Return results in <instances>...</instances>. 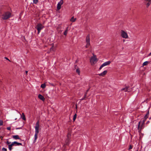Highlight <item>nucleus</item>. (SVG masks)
<instances>
[{
	"instance_id": "obj_12",
	"label": "nucleus",
	"mask_w": 151,
	"mask_h": 151,
	"mask_svg": "<svg viewBox=\"0 0 151 151\" xmlns=\"http://www.w3.org/2000/svg\"><path fill=\"white\" fill-rule=\"evenodd\" d=\"M38 97L39 99L43 101H44L45 100V99L44 96L40 94H39L38 96Z\"/></svg>"
},
{
	"instance_id": "obj_14",
	"label": "nucleus",
	"mask_w": 151,
	"mask_h": 151,
	"mask_svg": "<svg viewBox=\"0 0 151 151\" xmlns=\"http://www.w3.org/2000/svg\"><path fill=\"white\" fill-rule=\"evenodd\" d=\"M12 137L15 139H20V138L18 135L12 136Z\"/></svg>"
},
{
	"instance_id": "obj_4",
	"label": "nucleus",
	"mask_w": 151,
	"mask_h": 151,
	"mask_svg": "<svg viewBox=\"0 0 151 151\" xmlns=\"http://www.w3.org/2000/svg\"><path fill=\"white\" fill-rule=\"evenodd\" d=\"M15 145V146L22 145V144L21 143H19L17 142L14 141L12 142L11 144L8 145V148L9 150H11L12 149V146Z\"/></svg>"
},
{
	"instance_id": "obj_40",
	"label": "nucleus",
	"mask_w": 151,
	"mask_h": 151,
	"mask_svg": "<svg viewBox=\"0 0 151 151\" xmlns=\"http://www.w3.org/2000/svg\"><path fill=\"white\" fill-rule=\"evenodd\" d=\"M27 73H28V71H25V73H26V75L27 74Z\"/></svg>"
},
{
	"instance_id": "obj_15",
	"label": "nucleus",
	"mask_w": 151,
	"mask_h": 151,
	"mask_svg": "<svg viewBox=\"0 0 151 151\" xmlns=\"http://www.w3.org/2000/svg\"><path fill=\"white\" fill-rule=\"evenodd\" d=\"M76 18H74V17H73L70 19V21L72 22H74L76 21Z\"/></svg>"
},
{
	"instance_id": "obj_22",
	"label": "nucleus",
	"mask_w": 151,
	"mask_h": 151,
	"mask_svg": "<svg viewBox=\"0 0 151 151\" xmlns=\"http://www.w3.org/2000/svg\"><path fill=\"white\" fill-rule=\"evenodd\" d=\"M45 86H46V85H45V84H42L41 86V87L43 88H45Z\"/></svg>"
},
{
	"instance_id": "obj_43",
	"label": "nucleus",
	"mask_w": 151,
	"mask_h": 151,
	"mask_svg": "<svg viewBox=\"0 0 151 151\" xmlns=\"http://www.w3.org/2000/svg\"><path fill=\"white\" fill-rule=\"evenodd\" d=\"M149 119L150 120L151 119V117H150L149 118Z\"/></svg>"
},
{
	"instance_id": "obj_33",
	"label": "nucleus",
	"mask_w": 151,
	"mask_h": 151,
	"mask_svg": "<svg viewBox=\"0 0 151 151\" xmlns=\"http://www.w3.org/2000/svg\"><path fill=\"white\" fill-rule=\"evenodd\" d=\"M6 143L7 144L10 145L9 144L11 143V142H9V141H7Z\"/></svg>"
},
{
	"instance_id": "obj_39",
	"label": "nucleus",
	"mask_w": 151,
	"mask_h": 151,
	"mask_svg": "<svg viewBox=\"0 0 151 151\" xmlns=\"http://www.w3.org/2000/svg\"><path fill=\"white\" fill-rule=\"evenodd\" d=\"M68 27H67L66 28V29H65V30H67V31H68Z\"/></svg>"
},
{
	"instance_id": "obj_13",
	"label": "nucleus",
	"mask_w": 151,
	"mask_h": 151,
	"mask_svg": "<svg viewBox=\"0 0 151 151\" xmlns=\"http://www.w3.org/2000/svg\"><path fill=\"white\" fill-rule=\"evenodd\" d=\"M149 114V111H147L146 114H145V115L144 116L143 119H145V120H146V119L148 118Z\"/></svg>"
},
{
	"instance_id": "obj_1",
	"label": "nucleus",
	"mask_w": 151,
	"mask_h": 151,
	"mask_svg": "<svg viewBox=\"0 0 151 151\" xmlns=\"http://www.w3.org/2000/svg\"><path fill=\"white\" fill-rule=\"evenodd\" d=\"M40 127L39 121H38L36 123L35 128V138L34 140V142H35L38 137L37 134L39 132V129Z\"/></svg>"
},
{
	"instance_id": "obj_10",
	"label": "nucleus",
	"mask_w": 151,
	"mask_h": 151,
	"mask_svg": "<svg viewBox=\"0 0 151 151\" xmlns=\"http://www.w3.org/2000/svg\"><path fill=\"white\" fill-rule=\"evenodd\" d=\"M107 71L106 70H104L103 72L98 74L100 76H104L107 73Z\"/></svg>"
},
{
	"instance_id": "obj_28",
	"label": "nucleus",
	"mask_w": 151,
	"mask_h": 151,
	"mask_svg": "<svg viewBox=\"0 0 151 151\" xmlns=\"http://www.w3.org/2000/svg\"><path fill=\"white\" fill-rule=\"evenodd\" d=\"M68 32V31H67V30H65L64 32L63 33L64 35H67Z\"/></svg>"
},
{
	"instance_id": "obj_29",
	"label": "nucleus",
	"mask_w": 151,
	"mask_h": 151,
	"mask_svg": "<svg viewBox=\"0 0 151 151\" xmlns=\"http://www.w3.org/2000/svg\"><path fill=\"white\" fill-rule=\"evenodd\" d=\"M58 3H59L60 5H62L63 3V0H61Z\"/></svg>"
},
{
	"instance_id": "obj_18",
	"label": "nucleus",
	"mask_w": 151,
	"mask_h": 151,
	"mask_svg": "<svg viewBox=\"0 0 151 151\" xmlns=\"http://www.w3.org/2000/svg\"><path fill=\"white\" fill-rule=\"evenodd\" d=\"M61 5H60V4L59 3H58L57 6V9H60L61 8Z\"/></svg>"
},
{
	"instance_id": "obj_32",
	"label": "nucleus",
	"mask_w": 151,
	"mask_h": 151,
	"mask_svg": "<svg viewBox=\"0 0 151 151\" xmlns=\"http://www.w3.org/2000/svg\"><path fill=\"white\" fill-rule=\"evenodd\" d=\"M132 145H130L129 146V150H130L131 149H132Z\"/></svg>"
},
{
	"instance_id": "obj_36",
	"label": "nucleus",
	"mask_w": 151,
	"mask_h": 151,
	"mask_svg": "<svg viewBox=\"0 0 151 151\" xmlns=\"http://www.w3.org/2000/svg\"><path fill=\"white\" fill-rule=\"evenodd\" d=\"M150 123V121H147L146 123V124H148L149 123Z\"/></svg>"
},
{
	"instance_id": "obj_42",
	"label": "nucleus",
	"mask_w": 151,
	"mask_h": 151,
	"mask_svg": "<svg viewBox=\"0 0 151 151\" xmlns=\"http://www.w3.org/2000/svg\"><path fill=\"white\" fill-rule=\"evenodd\" d=\"M20 128H17L16 129H20Z\"/></svg>"
},
{
	"instance_id": "obj_44",
	"label": "nucleus",
	"mask_w": 151,
	"mask_h": 151,
	"mask_svg": "<svg viewBox=\"0 0 151 151\" xmlns=\"http://www.w3.org/2000/svg\"><path fill=\"white\" fill-rule=\"evenodd\" d=\"M88 91V90H87L86 92V93H87V92Z\"/></svg>"
},
{
	"instance_id": "obj_41",
	"label": "nucleus",
	"mask_w": 151,
	"mask_h": 151,
	"mask_svg": "<svg viewBox=\"0 0 151 151\" xmlns=\"http://www.w3.org/2000/svg\"><path fill=\"white\" fill-rule=\"evenodd\" d=\"M150 55H151V52L148 55V56H150Z\"/></svg>"
},
{
	"instance_id": "obj_2",
	"label": "nucleus",
	"mask_w": 151,
	"mask_h": 151,
	"mask_svg": "<svg viewBox=\"0 0 151 151\" xmlns=\"http://www.w3.org/2000/svg\"><path fill=\"white\" fill-rule=\"evenodd\" d=\"M11 16V13L9 12H4L2 15V18L4 20H6Z\"/></svg>"
},
{
	"instance_id": "obj_20",
	"label": "nucleus",
	"mask_w": 151,
	"mask_h": 151,
	"mask_svg": "<svg viewBox=\"0 0 151 151\" xmlns=\"http://www.w3.org/2000/svg\"><path fill=\"white\" fill-rule=\"evenodd\" d=\"M86 95H87V93H86L85 94L84 96L83 97V98H82L81 99H80L82 101V100H84L85 99V98H86Z\"/></svg>"
},
{
	"instance_id": "obj_3",
	"label": "nucleus",
	"mask_w": 151,
	"mask_h": 151,
	"mask_svg": "<svg viewBox=\"0 0 151 151\" xmlns=\"http://www.w3.org/2000/svg\"><path fill=\"white\" fill-rule=\"evenodd\" d=\"M44 27L43 24L41 23H38L36 27L35 28L37 30V34H39L41 30L43 29Z\"/></svg>"
},
{
	"instance_id": "obj_25",
	"label": "nucleus",
	"mask_w": 151,
	"mask_h": 151,
	"mask_svg": "<svg viewBox=\"0 0 151 151\" xmlns=\"http://www.w3.org/2000/svg\"><path fill=\"white\" fill-rule=\"evenodd\" d=\"M76 116H77V115L76 114H75L73 116V121H75L76 119Z\"/></svg>"
},
{
	"instance_id": "obj_26",
	"label": "nucleus",
	"mask_w": 151,
	"mask_h": 151,
	"mask_svg": "<svg viewBox=\"0 0 151 151\" xmlns=\"http://www.w3.org/2000/svg\"><path fill=\"white\" fill-rule=\"evenodd\" d=\"M38 1V0H33V3L34 4H36L37 3Z\"/></svg>"
},
{
	"instance_id": "obj_5",
	"label": "nucleus",
	"mask_w": 151,
	"mask_h": 151,
	"mask_svg": "<svg viewBox=\"0 0 151 151\" xmlns=\"http://www.w3.org/2000/svg\"><path fill=\"white\" fill-rule=\"evenodd\" d=\"M97 60L96 56L93 55V56L90 59V62L91 65H93L97 61Z\"/></svg>"
},
{
	"instance_id": "obj_45",
	"label": "nucleus",
	"mask_w": 151,
	"mask_h": 151,
	"mask_svg": "<svg viewBox=\"0 0 151 151\" xmlns=\"http://www.w3.org/2000/svg\"><path fill=\"white\" fill-rule=\"evenodd\" d=\"M52 49V48H51L50 49V50H51Z\"/></svg>"
},
{
	"instance_id": "obj_24",
	"label": "nucleus",
	"mask_w": 151,
	"mask_h": 151,
	"mask_svg": "<svg viewBox=\"0 0 151 151\" xmlns=\"http://www.w3.org/2000/svg\"><path fill=\"white\" fill-rule=\"evenodd\" d=\"M22 114L23 115V117H22V119L24 120H26V119L25 117V116L24 115V113H22Z\"/></svg>"
},
{
	"instance_id": "obj_8",
	"label": "nucleus",
	"mask_w": 151,
	"mask_h": 151,
	"mask_svg": "<svg viewBox=\"0 0 151 151\" xmlns=\"http://www.w3.org/2000/svg\"><path fill=\"white\" fill-rule=\"evenodd\" d=\"M121 36L123 38L127 39L128 36L127 33L123 30H122L121 31Z\"/></svg>"
},
{
	"instance_id": "obj_11",
	"label": "nucleus",
	"mask_w": 151,
	"mask_h": 151,
	"mask_svg": "<svg viewBox=\"0 0 151 151\" xmlns=\"http://www.w3.org/2000/svg\"><path fill=\"white\" fill-rule=\"evenodd\" d=\"M145 1L146 4V6L148 7L150 6V4H151V0H145Z\"/></svg>"
},
{
	"instance_id": "obj_37",
	"label": "nucleus",
	"mask_w": 151,
	"mask_h": 151,
	"mask_svg": "<svg viewBox=\"0 0 151 151\" xmlns=\"http://www.w3.org/2000/svg\"><path fill=\"white\" fill-rule=\"evenodd\" d=\"M5 58L6 59V60H9V61H10V60L7 58L5 57Z\"/></svg>"
},
{
	"instance_id": "obj_35",
	"label": "nucleus",
	"mask_w": 151,
	"mask_h": 151,
	"mask_svg": "<svg viewBox=\"0 0 151 151\" xmlns=\"http://www.w3.org/2000/svg\"><path fill=\"white\" fill-rule=\"evenodd\" d=\"M11 127H8L7 128V129L8 130H10Z\"/></svg>"
},
{
	"instance_id": "obj_27",
	"label": "nucleus",
	"mask_w": 151,
	"mask_h": 151,
	"mask_svg": "<svg viewBox=\"0 0 151 151\" xmlns=\"http://www.w3.org/2000/svg\"><path fill=\"white\" fill-rule=\"evenodd\" d=\"M76 73H78L79 74L80 73V71L79 69H76Z\"/></svg>"
},
{
	"instance_id": "obj_6",
	"label": "nucleus",
	"mask_w": 151,
	"mask_h": 151,
	"mask_svg": "<svg viewBox=\"0 0 151 151\" xmlns=\"http://www.w3.org/2000/svg\"><path fill=\"white\" fill-rule=\"evenodd\" d=\"M144 128V124L142 123L141 121H139L138 123V125L137 127V129L139 131V132H140L141 130L143 129Z\"/></svg>"
},
{
	"instance_id": "obj_38",
	"label": "nucleus",
	"mask_w": 151,
	"mask_h": 151,
	"mask_svg": "<svg viewBox=\"0 0 151 151\" xmlns=\"http://www.w3.org/2000/svg\"><path fill=\"white\" fill-rule=\"evenodd\" d=\"M124 91L125 90V88H123L121 89V91Z\"/></svg>"
},
{
	"instance_id": "obj_7",
	"label": "nucleus",
	"mask_w": 151,
	"mask_h": 151,
	"mask_svg": "<svg viewBox=\"0 0 151 151\" xmlns=\"http://www.w3.org/2000/svg\"><path fill=\"white\" fill-rule=\"evenodd\" d=\"M86 47L88 48L90 45L89 35H88L86 37Z\"/></svg>"
},
{
	"instance_id": "obj_21",
	"label": "nucleus",
	"mask_w": 151,
	"mask_h": 151,
	"mask_svg": "<svg viewBox=\"0 0 151 151\" xmlns=\"http://www.w3.org/2000/svg\"><path fill=\"white\" fill-rule=\"evenodd\" d=\"M150 100V99L147 98L146 100H145L143 102H146V103H147Z\"/></svg>"
},
{
	"instance_id": "obj_19",
	"label": "nucleus",
	"mask_w": 151,
	"mask_h": 151,
	"mask_svg": "<svg viewBox=\"0 0 151 151\" xmlns=\"http://www.w3.org/2000/svg\"><path fill=\"white\" fill-rule=\"evenodd\" d=\"M71 136V134L69 133H68V135H67V139H68L69 140L70 139V138Z\"/></svg>"
},
{
	"instance_id": "obj_34",
	"label": "nucleus",
	"mask_w": 151,
	"mask_h": 151,
	"mask_svg": "<svg viewBox=\"0 0 151 151\" xmlns=\"http://www.w3.org/2000/svg\"><path fill=\"white\" fill-rule=\"evenodd\" d=\"M146 120H145V119H143V120L142 122V123L143 124H144V123H145V122L146 121Z\"/></svg>"
},
{
	"instance_id": "obj_16",
	"label": "nucleus",
	"mask_w": 151,
	"mask_h": 151,
	"mask_svg": "<svg viewBox=\"0 0 151 151\" xmlns=\"http://www.w3.org/2000/svg\"><path fill=\"white\" fill-rule=\"evenodd\" d=\"M68 140V139H67L65 141V144L67 145H69L70 142V140Z\"/></svg>"
},
{
	"instance_id": "obj_17",
	"label": "nucleus",
	"mask_w": 151,
	"mask_h": 151,
	"mask_svg": "<svg viewBox=\"0 0 151 151\" xmlns=\"http://www.w3.org/2000/svg\"><path fill=\"white\" fill-rule=\"evenodd\" d=\"M130 91V90L129 89V87H127L125 88V90L124 91L125 92H129Z\"/></svg>"
},
{
	"instance_id": "obj_31",
	"label": "nucleus",
	"mask_w": 151,
	"mask_h": 151,
	"mask_svg": "<svg viewBox=\"0 0 151 151\" xmlns=\"http://www.w3.org/2000/svg\"><path fill=\"white\" fill-rule=\"evenodd\" d=\"M2 151H7L6 149L4 148V147H3L2 148Z\"/></svg>"
},
{
	"instance_id": "obj_9",
	"label": "nucleus",
	"mask_w": 151,
	"mask_h": 151,
	"mask_svg": "<svg viewBox=\"0 0 151 151\" xmlns=\"http://www.w3.org/2000/svg\"><path fill=\"white\" fill-rule=\"evenodd\" d=\"M111 63V62L110 61H108L106 62L103 63L100 67L99 70H100L101 68L104 66L108 65H109Z\"/></svg>"
},
{
	"instance_id": "obj_23",
	"label": "nucleus",
	"mask_w": 151,
	"mask_h": 151,
	"mask_svg": "<svg viewBox=\"0 0 151 151\" xmlns=\"http://www.w3.org/2000/svg\"><path fill=\"white\" fill-rule=\"evenodd\" d=\"M148 63V62L147 61H146L145 62L143 63L142 65L143 66L146 65H147Z\"/></svg>"
},
{
	"instance_id": "obj_30",
	"label": "nucleus",
	"mask_w": 151,
	"mask_h": 151,
	"mask_svg": "<svg viewBox=\"0 0 151 151\" xmlns=\"http://www.w3.org/2000/svg\"><path fill=\"white\" fill-rule=\"evenodd\" d=\"M3 124V121L1 120H0V126L2 125Z\"/></svg>"
}]
</instances>
